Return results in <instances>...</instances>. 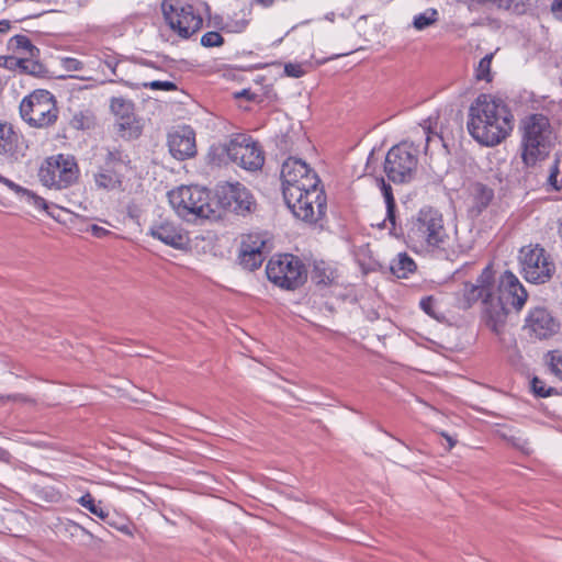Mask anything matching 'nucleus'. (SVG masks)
Returning <instances> with one entry per match:
<instances>
[{
  "mask_svg": "<svg viewBox=\"0 0 562 562\" xmlns=\"http://www.w3.org/2000/svg\"><path fill=\"white\" fill-rule=\"evenodd\" d=\"M131 162L128 155L124 154V151L120 148H108L104 157L103 167L119 170V167L124 165L127 166Z\"/></svg>",
  "mask_w": 562,
  "mask_h": 562,
  "instance_id": "nucleus-31",
  "label": "nucleus"
},
{
  "mask_svg": "<svg viewBox=\"0 0 562 562\" xmlns=\"http://www.w3.org/2000/svg\"><path fill=\"white\" fill-rule=\"evenodd\" d=\"M407 238L425 248L443 249L449 235L440 211L432 206L420 209L407 223Z\"/></svg>",
  "mask_w": 562,
  "mask_h": 562,
  "instance_id": "nucleus-3",
  "label": "nucleus"
},
{
  "mask_svg": "<svg viewBox=\"0 0 562 562\" xmlns=\"http://www.w3.org/2000/svg\"><path fill=\"white\" fill-rule=\"evenodd\" d=\"M68 526L70 529H74L75 531H80L81 533L87 535L90 538H93L92 532H90L88 529H86L85 527L80 526L75 521H69Z\"/></svg>",
  "mask_w": 562,
  "mask_h": 562,
  "instance_id": "nucleus-50",
  "label": "nucleus"
},
{
  "mask_svg": "<svg viewBox=\"0 0 562 562\" xmlns=\"http://www.w3.org/2000/svg\"><path fill=\"white\" fill-rule=\"evenodd\" d=\"M61 67L68 71H79L83 68V63L77 58L64 57L60 59Z\"/></svg>",
  "mask_w": 562,
  "mask_h": 562,
  "instance_id": "nucleus-42",
  "label": "nucleus"
},
{
  "mask_svg": "<svg viewBox=\"0 0 562 562\" xmlns=\"http://www.w3.org/2000/svg\"><path fill=\"white\" fill-rule=\"evenodd\" d=\"M7 398L11 401H26V397L22 394L8 395Z\"/></svg>",
  "mask_w": 562,
  "mask_h": 562,
  "instance_id": "nucleus-54",
  "label": "nucleus"
},
{
  "mask_svg": "<svg viewBox=\"0 0 562 562\" xmlns=\"http://www.w3.org/2000/svg\"><path fill=\"white\" fill-rule=\"evenodd\" d=\"M496 297L505 305H512L516 311H520L527 301L528 293L518 278L507 270L501 277Z\"/></svg>",
  "mask_w": 562,
  "mask_h": 562,
  "instance_id": "nucleus-17",
  "label": "nucleus"
},
{
  "mask_svg": "<svg viewBox=\"0 0 562 562\" xmlns=\"http://www.w3.org/2000/svg\"><path fill=\"white\" fill-rule=\"evenodd\" d=\"M95 115L90 110L75 113L69 122L70 126L77 131L91 130L95 126Z\"/></svg>",
  "mask_w": 562,
  "mask_h": 562,
  "instance_id": "nucleus-30",
  "label": "nucleus"
},
{
  "mask_svg": "<svg viewBox=\"0 0 562 562\" xmlns=\"http://www.w3.org/2000/svg\"><path fill=\"white\" fill-rule=\"evenodd\" d=\"M386 217L385 222L391 224L390 233L395 237H400L404 235V231L401 226L396 224V203H386Z\"/></svg>",
  "mask_w": 562,
  "mask_h": 562,
  "instance_id": "nucleus-36",
  "label": "nucleus"
},
{
  "mask_svg": "<svg viewBox=\"0 0 562 562\" xmlns=\"http://www.w3.org/2000/svg\"><path fill=\"white\" fill-rule=\"evenodd\" d=\"M514 116L502 99L480 94L469 109L468 131L480 144L495 146L513 130Z\"/></svg>",
  "mask_w": 562,
  "mask_h": 562,
  "instance_id": "nucleus-2",
  "label": "nucleus"
},
{
  "mask_svg": "<svg viewBox=\"0 0 562 562\" xmlns=\"http://www.w3.org/2000/svg\"><path fill=\"white\" fill-rule=\"evenodd\" d=\"M224 44V37L216 31L206 32L201 37V45L204 47H220Z\"/></svg>",
  "mask_w": 562,
  "mask_h": 562,
  "instance_id": "nucleus-39",
  "label": "nucleus"
},
{
  "mask_svg": "<svg viewBox=\"0 0 562 562\" xmlns=\"http://www.w3.org/2000/svg\"><path fill=\"white\" fill-rule=\"evenodd\" d=\"M78 503L102 520H106L109 517V513L101 507V501L95 502L90 493L82 495L78 499Z\"/></svg>",
  "mask_w": 562,
  "mask_h": 562,
  "instance_id": "nucleus-32",
  "label": "nucleus"
},
{
  "mask_svg": "<svg viewBox=\"0 0 562 562\" xmlns=\"http://www.w3.org/2000/svg\"><path fill=\"white\" fill-rule=\"evenodd\" d=\"M168 199L177 214L183 218H188L190 215L200 218L216 216L211 202V192L205 188L182 186L171 190L168 193Z\"/></svg>",
  "mask_w": 562,
  "mask_h": 562,
  "instance_id": "nucleus-5",
  "label": "nucleus"
},
{
  "mask_svg": "<svg viewBox=\"0 0 562 562\" xmlns=\"http://www.w3.org/2000/svg\"><path fill=\"white\" fill-rule=\"evenodd\" d=\"M170 154L179 160L193 157L196 154L195 133L190 126H182L168 136Z\"/></svg>",
  "mask_w": 562,
  "mask_h": 562,
  "instance_id": "nucleus-19",
  "label": "nucleus"
},
{
  "mask_svg": "<svg viewBox=\"0 0 562 562\" xmlns=\"http://www.w3.org/2000/svg\"><path fill=\"white\" fill-rule=\"evenodd\" d=\"M0 182L3 183L13 192H15L18 195H20L21 199L25 201L27 204L33 205L35 209L38 210H45L52 217H56L55 214L50 211L52 206L42 196L27 190L26 188L16 184L12 180L3 177L2 175H0Z\"/></svg>",
  "mask_w": 562,
  "mask_h": 562,
  "instance_id": "nucleus-23",
  "label": "nucleus"
},
{
  "mask_svg": "<svg viewBox=\"0 0 562 562\" xmlns=\"http://www.w3.org/2000/svg\"><path fill=\"white\" fill-rule=\"evenodd\" d=\"M265 245L266 241L259 237L252 240V237L249 236L248 240H244L239 254L240 265L249 271L258 269L265 260L262 252Z\"/></svg>",
  "mask_w": 562,
  "mask_h": 562,
  "instance_id": "nucleus-22",
  "label": "nucleus"
},
{
  "mask_svg": "<svg viewBox=\"0 0 562 562\" xmlns=\"http://www.w3.org/2000/svg\"><path fill=\"white\" fill-rule=\"evenodd\" d=\"M161 10L169 27L182 38L190 37L202 27L203 20L192 4L181 0H165Z\"/></svg>",
  "mask_w": 562,
  "mask_h": 562,
  "instance_id": "nucleus-10",
  "label": "nucleus"
},
{
  "mask_svg": "<svg viewBox=\"0 0 562 562\" xmlns=\"http://www.w3.org/2000/svg\"><path fill=\"white\" fill-rule=\"evenodd\" d=\"M544 167H547L546 172L548 173V176H547L548 184L550 187H552L554 190H560L561 186L558 184V176L560 173L559 160L554 159L552 161H549V158H548L546 164L542 167L537 165L535 168L544 169Z\"/></svg>",
  "mask_w": 562,
  "mask_h": 562,
  "instance_id": "nucleus-34",
  "label": "nucleus"
},
{
  "mask_svg": "<svg viewBox=\"0 0 562 562\" xmlns=\"http://www.w3.org/2000/svg\"><path fill=\"white\" fill-rule=\"evenodd\" d=\"M104 64L106 65L108 68L111 69L113 75H116V67L119 65V60L115 57L108 56L104 59Z\"/></svg>",
  "mask_w": 562,
  "mask_h": 562,
  "instance_id": "nucleus-48",
  "label": "nucleus"
},
{
  "mask_svg": "<svg viewBox=\"0 0 562 562\" xmlns=\"http://www.w3.org/2000/svg\"><path fill=\"white\" fill-rule=\"evenodd\" d=\"M418 148L408 142L393 146L384 160V172L396 184L412 182L417 173Z\"/></svg>",
  "mask_w": 562,
  "mask_h": 562,
  "instance_id": "nucleus-6",
  "label": "nucleus"
},
{
  "mask_svg": "<svg viewBox=\"0 0 562 562\" xmlns=\"http://www.w3.org/2000/svg\"><path fill=\"white\" fill-rule=\"evenodd\" d=\"M217 202L227 211L237 214L250 212L254 199L249 190L239 182H227L216 190Z\"/></svg>",
  "mask_w": 562,
  "mask_h": 562,
  "instance_id": "nucleus-15",
  "label": "nucleus"
},
{
  "mask_svg": "<svg viewBox=\"0 0 562 562\" xmlns=\"http://www.w3.org/2000/svg\"><path fill=\"white\" fill-rule=\"evenodd\" d=\"M27 149L23 136L11 124L0 123V165H15L26 156Z\"/></svg>",
  "mask_w": 562,
  "mask_h": 562,
  "instance_id": "nucleus-14",
  "label": "nucleus"
},
{
  "mask_svg": "<svg viewBox=\"0 0 562 562\" xmlns=\"http://www.w3.org/2000/svg\"><path fill=\"white\" fill-rule=\"evenodd\" d=\"M419 306L430 317L438 318L436 308H435L436 300L434 299V296L423 297L419 302Z\"/></svg>",
  "mask_w": 562,
  "mask_h": 562,
  "instance_id": "nucleus-41",
  "label": "nucleus"
},
{
  "mask_svg": "<svg viewBox=\"0 0 562 562\" xmlns=\"http://www.w3.org/2000/svg\"><path fill=\"white\" fill-rule=\"evenodd\" d=\"M108 525L116 528L117 530L124 532V533H127V535H131V530H130V527L128 525L126 524H123V525H117L115 521L113 520H110L109 517L106 518V520H104Z\"/></svg>",
  "mask_w": 562,
  "mask_h": 562,
  "instance_id": "nucleus-49",
  "label": "nucleus"
},
{
  "mask_svg": "<svg viewBox=\"0 0 562 562\" xmlns=\"http://www.w3.org/2000/svg\"><path fill=\"white\" fill-rule=\"evenodd\" d=\"M8 48L14 54H18V57L40 56V49L33 45L30 38L25 35H15L11 37L8 43Z\"/></svg>",
  "mask_w": 562,
  "mask_h": 562,
  "instance_id": "nucleus-26",
  "label": "nucleus"
},
{
  "mask_svg": "<svg viewBox=\"0 0 562 562\" xmlns=\"http://www.w3.org/2000/svg\"><path fill=\"white\" fill-rule=\"evenodd\" d=\"M38 176L44 186L64 189L77 180L78 167L72 158L59 155L49 158L46 166L41 167Z\"/></svg>",
  "mask_w": 562,
  "mask_h": 562,
  "instance_id": "nucleus-11",
  "label": "nucleus"
},
{
  "mask_svg": "<svg viewBox=\"0 0 562 562\" xmlns=\"http://www.w3.org/2000/svg\"><path fill=\"white\" fill-rule=\"evenodd\" d=\"M471 195L473 199L472 212L479 215L494 199V190L486 184L475 182L471 186Z\"/></svg>",
  "mask_w": 562,
  "mask_h": 562,
  "instance_id": "nucleus-24",
  "label": "nucleus"
},
{
  "mask_svg": "<svg viewBox=\"0 0 562 562\" xmlns=\"http://www.w3.org/2000/svg\"><path fill=\"white\" fill-rule=\"evenodd\" d=\"M372 157H373V151L370 153L368 161H370L372 159Z\"/></svg>",
  "mask_w": 562,
  "mask_h": 562,
  "instance_id": "nucleus-57",
  "label": "nucleus"
},
{
  "mask_svg": "<svg viewBox=\"0 0 562 562\" xmlns=\"http://www.w3.org/2000/svg\"><path fill=\"white\" fill-rule=\"evenodd\" d=\"M21 74L31 75L36 78H43L47 75L45 66L38 61V57H21V65L19 66Z\"/></svg>",
  "mask_w": 562,
  "mask_h": 562,
  "instance_id": "nucleus-28",
  "label": "nucleus"
},
{
  "mask_svg": "<svg viewBox=\"0 0 562 562\" xmlns=\"http://www.w3.org/2000/svg\"><path fill=\"white\" fill-rule=\"evenodd\" d=\"M378 182L380 183V188H381L385 204L395 202L392 187L389 183H386L383 178H379Z\"/></svg>",
  "mask_w": 562,
  "mask_h": 562,
  "instance_id": "nucleus-45",
  "label": "nucleus"
},
{
  "mask_svg": "<svg viewBox=\"0 0 562 562\" xmlns=\"http://www.w3.org/2000/svg\"><path fill=\"white\" fill-rule=\"evenodd\" d=\"M483 306L482 317L485 326L495 335L501 336L504 331L508 315L506 305L493 294Z\"/></svg>",
  "mask_w": 562,
  "mask_h": 562,
  "instance_id": "nucleus-21",
  "label": "nucleus"
},
{
  "mask_svg": "<svg viewBox=\"0 0 562 562\" xmlns=\"http://www.w3.org/2000/svg\"><path fill=\"white\" fill-rule=\"evenodd\" d=\"M281 180L284 202L296 218L314 224L325 216L326 194L317 173L305 161L288 158L282 164Z\"/></svg>",
  "mask_w": 562,
  "mask_h": 562,
  "instance_id": "nucleus-1",
  "label": "nucleus"
},
{
  "mask_svg": "<svg viewBox=\"0 0 562 562\" xmlns=\"http://www.w3.org/2000/svg\"><path fill=\"white\" fill-rule=\"evenodd\" d=\"M227 156L246 170H259L265 164V156L258 143L246 135L232 139L226 147Z\"/></svg>",
  "mask_w": 562,
  "mask_h": 562,
  "instance_id": "nucleus-13",
  "label": "nucleus"
},
{
  "mask_svg": "<svg viewBox=\"0 0 562 562\" xmlns=\"http://www.w3.org/2000/svg\"><path fill=\"white\" fill-rule=\"evenodd\" d=\"M21 65V57L18 56H1L0 57V67H3L9 70H19V66Z\"/></svg>",
  "mask_w": 562,
  "mask_h": 562,
  "instance_id": "nucleus-44",
  "label": "nucleus"
},
{
  "mask_svg": "<svg viewBox=\"0 0 562 562\" xmlns=\"http://www.w3.org/2000/svg\"><path fill=\"white\" fill-rule=\"evenodd\" d=\"M234 97L236 99L244 98L248 101H255L257 99V94L251 92L249 89H243L241 91L236 92Z\"/></svg>",
  "mask_w": 562,
  "mask_h": 562,
  "instance_id": "nucleus-47",
  "label": "nucleus"
},
{
  "mask_svg": "<svg viewBox=\"0 0 562 562\" xmlns=\"http://www.w3.org/2000/svg\"><path fill=\"white\" fill-rule=\"evenodd\" d=\"M547 357L549 358L548 364L550 371L562 380V352L550 351Z\"/></svg>",
  "mask_w": 562,
  "mask_h": 562,
  "instance_id": "nucleus-38",
  "label": "nucleus"
},
{
  "mask_svg": "<svg viewBox=\"0 0 562 562\" xmlns=\"http://www.w3.org/2000/svg\"><path fill=\"white\" fill-rule=\"evenodd\" d=\"M495 291V278L491 267L483 269L482 273L477 277L476 282L465 283L462 290L463 308L471 307L479 300L484 304Z\"/></svg>",
  "mask_w": 562,
  "mask_h": 562,
  "instance_id": "nucleus-16",
  "label": "nucleus"
},
{
  "mask_svg": "<svg viewBox=\"0 0 562 562\" xmlns=\"http://www.w3.org/2000/svg\"><path fill=\"white\" fill-rule=\"evenodd\" d=\"M266 273L269 281L285 290H295L307 279L304 263L291 254L271 258L267 263Z\"/></svg>",
  "mask_w": 562,
  "mask_h": 562,
  "instance_id": "nucleus-8",
  "label": "nucleus"
},
{
  "mask_svg": "<svg viewBox=\"0 0 562 562\" xmlns=\"http://www.w3.org/2000/svg\"><path fill=\"white\" fill-rule=\"evenodd\" d=\"M390 270L396 278L404 279L416 270V263L407 254L402 252L392 261Z\"/></svg>",
  "mask_w": 562,
  "mask_h": 562,
  "instance_id": "nucleus-27",
  "label": "nucleus"
},
{
  "mask_svg": "<svg viewBox=\"0 0 562 562\" xmlns=\"http://www.w3.org/2000/svg\"><path fill=\"white\" fill-rule=\"evenodd\" d=\"M284 71L288 76L293 77V78H300L303 75V70H302L301 66L293 65V64L285 65Z\"/></svg>",
  "mask_w": 562,
  "mask_h": 562,
  "instance_id": "nucleus-46",
  "label": "nucleus"
},
{
  "mask_svg": "<svg viewBox=\"0 0 562 562\" xmlns=\"http://www.w3.org/2000/svg\"><path fill=\"white\" fill-rule=\"evenodd\" d=\"M110 110L115 116L116 134L124 139H135L142 134V124L135 114L133 101L123 97L110 100Z\"/></svg>",
  "mask_w": 562,
  "mask_h": 562,
  "instance_id": "nucleus-12",
  "label": "nucleus"
},
{
  "mask_svg": "<svg viewBox=\"0 0 562 562\" xmlns=\"http://www.w3.org/2000/svg\"><path fill=\"white\" fill-rule=\"evenodd\" d=\"M94 182L99 189H104L108 191L122 189L123 176L119 172V170L101 167L99 172L94 175Z\"/></svg>",
  "mask_w": 562,
  "mask_h": 562,
  "instance_id": "nucleus-25",
  "label": "nucleus"
},
{
  "mask_svg": "<svg viewBox=\"0 0 562 562\" xmlns=\"http://www.w3.org/2000/svg\"><path fill=\"white\" fill-rule=\"evenodd\" d=\"M20 114L30 126L47 128L58 119L56 100L47 90H35L21 101Z\"/></svg>",
  "mask_w": 562,
  "mask_h": 562,
  "instance_id": "nucleus-7",
  "label": "nucleus"
},
{
  "mask_svg": "<svg viewBox=\"0 0 562 562\" xmlns=\"http://www.w3.org/2000/svg\"><path fill=\"white\" fill-rule=\"evenodd\" d=\"M493 56V54H487L480 60L475 74L477 80H485L486 82L492 80L491 64Z\"/></svg>",
  "mask_w": 562,
  "mask_h": 562,
  "instance_id": "nucleus-35",
  "label": "nucleus"
},
{
  "mask_svg": "<svg viewBox=\"0 0 562 562\" xmlns=\"http://www.w3.org/2000/svg\"><path fill=\"white\" fill-rule=\"evenodd\" d=\"M11 29V23L9 20L0 21V33H7Z\"/></svg>",
  "mask_w": 562,
  "mask_h": 562,
  "instance_id": "nucleus-53",
  "label": "nucleus"
},
{
  "mask_svg": "<svg viewBox=\"0 0 562 562\" xmlns=\"http://www.w3.org/2000/svg\"><path fill=\"white\" fill-rule=\"evenodd\" d=\"M439 13L436 9L429 8L414 16L413 25L416 30H425L438 21Z\"/></svg>",
  "mask_w": 562,
  "mask_h": 562,
  "instance_id": "nucleus-33",
  "label": "nucleus"
},
{
  "mask_svg": "<svg viewBox=\"0 0 562 562\" xmlns=\"http://www.w3.org/2000/svg\"><path fill=\"white\" fill-rule=\"evenodd\" d=\"M149 235L176 249H183L189 241L183 229L169 221L153 224L149 228Z\"/></svg>",
  "mask_w": 562,
  "mask_h": 562,
  "instance_id": "nucleus-20",
  "label": "nucleus"
},
{
  "mask_svg": "<svg viewBox=\"0 0 562 562\" xmlns=\"http://www.w3.org/2000/svg\"><path fill=\"white\" fill-rule=\"evenodd\" d=\"M249 24V20L247 19H229L226 23V30L231 33H241L244 32Z\"/></svg>",
  "mask_w": 562,
  "mask_h": 562,
  "instance_id": "nucleus-40",
  "label": "nucleus"
},
{
  "mask_svg": "<svg viewBox=\"0 0 562 562\" xmlns=\"http://www.w3.org/2000/svg\"><path fill=\"white\" fill-rule=\"evenodd\" d=\"M255 1L265 8H269L274 3V0H255Z\"/></svg>",
  "mask_w": 562,
  "mask_h": 562,
  "instance_id": "nucleus-55",
  "label": "nucleus"
},
{
  "mask_svg": "<svg viewBox=\"0 0 562 562\" xmlns=\"http://www.w3.org/2000/svg\"><path fill=\"white\" fill-rule=\"evenodd\" d=\"M552 11L557 18L562 19V0H554L552 3Z\"/></svg>",
  "mask_w": 562,
  "mask_h": 562,
  "instance_id": "nucleus-51",
  "label": "nucleus"
},
{
  "mask_svg": "<svg viewBox=\"0 0 562 562\" xmlns=\"http://www.w3.org/2000/svg\"><path fill=\"white\" fill-rule=\"evenodd\" d=\"M558 321L544 307L531 310L526 318L525 329L538 339H547L559 330Z\"/></svg>",
  "mask_w": 562,
  "mask_h": 562,
  "instance_id": "nucleus-18",
  "label": "nucleus"
},
{
  "mask_svg": "<svg viewBox=\"0 0 562 562\" xmlns=\"http://www.w3.org/2000/svg\"><path fill=\"white\" fill-rule=\"evenodd\" d=\"M531 389L535 395L538 397H548L555 394V390L553 387L547 386L544 381L538 376L532 378Z\"/></svg>",
  "mask_w": 562,
  "mask_h": 562,
  "instance_id": "nucleus-37",
  "label": "nucleus"
},
{
  "mask_svg": "<svg viewBox=\"0 0 562 562\" xmlns=\"http://www.w3.org/2000/svg\"><path fill=\"white\" fill-rule=\"evenodd\" d=\"M91 232H92V235L95 237H103L104 235L109 234L108 229L100 227L98 225H92Z\"/></svg>",
  "mask_w": 562,
  "mask_h": 562,
  "instance_id": "nucleus-52",
  "label": "nucleus"
},
{
  "mask_svg": "<svg viewBox=\"0 0 562 562\" xmlns=\"http://www.w3.org/2000/svg\"><path fill=\"white\" fill-rule=\"evenodd\" d=\"M521 158L527 168L542 167L551 147V125L543 114H531L524 122Z\"/></svg>",
  "mask_w": 562,
  "mask_h": 562,
  "instance_id": "nucleus-4",
  "label": "nucleus"
},
{
  "mask_svg": "<svg viewBox=\"0 0 562 562\" xmlns=\"http://www.w3.org/2000/svg\"><path fill=\"white\" fill-rule=\"evenodd\" d=\"M519 263L524 278L535 284H543L551 280L555 265L544 248L529 245L520 249Z\"/></svg>",
  "mask_w": 562,
  "mask_h": 562,
  "instance_id": "nucleus-9",
  "label": "nucleus"
},
{
  "mask_svg": "<svg viewBox=\"0 0 562 562\" xmlns=\"http://www.w3.org/2000/svg\"><path fill=\"white\" fill-rule=\"evenodd\" d=\"M445 438L447 439L448 443H449V449H451L454 445H456V440L452 439V437L448 436V435H443Z\"/></svg>",
  "mask_w": 562,
  "mask_h": 562,
  "instance_id": "nucleus-56",
  "label": "nucleus"
},
{
  "mask_svg": "<svg viewBox=\"0 0 562 562\" xmlns=\"http://www.w3.org/2000/svg\"><path fill=\"white\" fill-rule=\"evenodd\" d=\"M335 279L334 270L324 261L316 262L312 271V280L317 285L327 286L333 283Z\"/></svg>",
  "mask_w": 562,
  "mask_h": 562,
  "instance_id": "nucleus-29",
  "label": "nucleus"
},
{
  "mask_svg": "<svg viewBox=\"0 0 562 562\" xmlns=\"http://www.w3.org/2000/svg\"><path fill=\"white\" fill-rule=\"evenodd\" d=\"M144 87L150 88L153 90H165V91L177 90V86L172 81L155 80V81H151V82L144 83Z\"/></svg>",
  "mask_w": 562,
  "mask_h": 562,
  "instance_id": "nucleus-43",
  "label": "nucleus"
}]
</instances>
